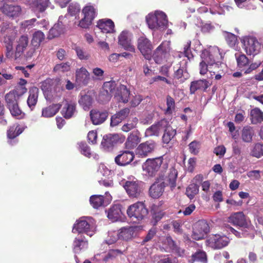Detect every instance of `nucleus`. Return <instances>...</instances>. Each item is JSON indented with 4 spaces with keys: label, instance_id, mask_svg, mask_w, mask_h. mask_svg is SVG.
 <instances>
[{
    "label": "nucleus",
    "instance_id": "obj_1",
    "mask_svg": "<svg viewBox=\"0 0 263 263\" xmlns=\"http://www.w3.org/2000/svg\"><path fill=\"white\" fill-rule=\"evenodd\" d=\"M201 59L204 60L209 63L210 66H215L219 67L221 64L223 59V55L220 49L216 46L210 47L208 50H203L200 55Z\"/></svg>",
    "mask_w": 263,
    "mask_h": 263
},
{
    "label": "nucleus",
    "instance_id": "obj_2",
    "mask_svg": "<svg viewBox=\"0 0 263 263\" xmlns=\"http://www.w3.org/2000/svg\"><path fill=\"white\" fill-rule=\"evenodd\" d=\"M148 27L151 29L166 28L168 25L167 16L162 11H156L154 14H149L146 17Z\"/></svg>",
    "mask_w": 263,
    "mask_h": 263
},
{
    "label": "nucleus",
    "instance_id": "obj_3",
    "mask_svg": "<svg viewBox=\"0 0 263 263\" xmlns=\"http://www.w3.org/2000/svg\"><path fill=\"white\" fill-rule=\"evenodd\" d=\"M126 212L129 218L138 221L144 219L148 214L146 205L143 202L141 201H138L129 205Z\"/></svg>",
    "mask_w": 263,
    "mask_h": 263
},
{
    "label": "nucleus",
    "instance_id": "obj_4",
    "mask_svg": "<svg viewBox=\"0 0 263 263\" xmlns=\"http://www.w3.org/2000/svg\"><path fill=\"white\" fill-rule=\"evenodd\" d=\"M0 11L10 18H16L21 16L23 11L21 6L16 4L13 0H3Z\"/></svg>",
    "mask_w": 263,
    "mask_h": 263
},
{
    "label": "nucleus",
    "instance_id": "obj_5",
    "mask_svg": "<svg viewBox=\"0 0 263 263\" xmlns=\"http://www.w3.org/2000/svg\"><path fill=\"white\" fill-rule=\"evenodd\" d=\"M241 43L244 50L249 55L255 56L260 51L261 44L255 37L245 36L241 40Z\"/></svg>",
    "mask_w": 263,
    "mask_h": 263
},
{
    "label": "nucleus",
    "instance_id": "obj_6",
    "mask_svg": "<svg viewBox=\"0 0 263 263\" xmlns=\"http://www.w3.org/2000/svg\"><path fill=\"white\" fill-rule=\"evenodd\" d=\"M163 161L162 156L147 159L142 165L143 170L149 176H155L159 171Z\"/></svg>",
    "mask_w": 263,
    "mask_h": 263
},
{
    "label": "nucleus",
    "instance_id": "obj_7",
    "mask_svg": "<svg viewBox=\"0 0 263 263\" xmlns=\"http://www.w3.org/2000/svg\"><path fill=\"white\" fill-rule=\"evenodd\" d=\"M84 17L79 22V26L82 28H88L92 23L97 16V10L91 5H87L82 9Z\"/></svg>",
    "mask_w": 263,
    "mask_h": 263
},
{
    "label": "nucleus",
    "instance_id": "obj_8",
    "mask_svg": "<svg viewBox=\"0 0 263 263\" xmlns=\"http://www.w3.org/2000/svg\"><path fill=\"white\" fill-rule=\"evenodd\" d=\"M16 38V32L12 29H8L2 42L3 46L6 49L5 55L8 58L12 59L13 57V45Z\"/></svg>",
    "mask_w": 263,
    "mask_h": 263
},
{
    "label": "nucleus",
    "instance_id": "obj_9",
    "mask_svg": "<svg viewBox=\"0 0 263 263\" xmlns=\"http://www.w3.org/2000/svg\"><path fill=\"white\" fill-rule=\"evenodd\" d=\"M137 48L146 60H150L153 46L151 41L145 36H140L137 40Z\"/></svg>",
    "mask_w": 263,
    "mask_h": 263
},
{
    "label": "nucleus",
    "instance_id": "obj_10",
    "mask_svg": "<svg viewBox=\"0 0 263 263\" xmlns=\"http://www.w3.org/2000/svg\"><path fill=\"white\" fill-rule=\"evenodd\" d=\"M169 56V46L166 41L161 43L155 50L153 55L155 62L158 64L166 62Z\"/></svg>",
    "mask_w": 263,
    "mask_h": 263
},
{
    "label": "nucleus",
    "instance_id": "obj_11",
    "mask_svg": "<svg viewBox=\"0 0 263 263\" xmlns=\"http://www.w3.org/2000/svg\"><path fill=\"white\" fill-rule=\"evenodd\" d=\"M210 231V227L205 220L197 222L193 228L192 238L196 240L202 239Z\"/></svg>",
    "mask_w": 263,
    "mask_h": 263
},
{
    "label": "nucleus",
    "instance_id": "obj_12",
    "mask_svg": "<svg viewBox=\"0 0 263 263\" xmlns=\"http://www.w3.org/2000/svg\"><path fill=\"white\" fill-rule=\"evenodd\" d=\"M90 219L86 220L84 218L78 220L77 222L74 224L72 232L78 233L79 234L85 233L90 237L92 236L93 234V226L90 223Z\"/></svg>",
    "mask_w": 263,
    "mask_h": 263
},
{
    "label": "nucleus",
    "instance_id": "obj_13",
    "mask_svg": "<svg viewBox=\"0 0 263 263\" xmlns=\"http://www.w3.org/2000/svg\"><path fill=\"white\" fill-rule=\"evenodd\" d=\"M206 241L211 248L214 249H220L228 245L230 239L226 235L215 234L210 236Z\"/></svg>",
    "mask_w": 263,
    "mask_h": 263
},
{
    "label": "nucleus",
    "instance_id": "obj_14",
    "mask_svg": "<svg viewBox=\"0 0 263 263\" xmlns=\"http://www.w3.org/2000/svg\"><path fill=\"white\" fill-rule=\"evenodd\" d=\"M29 45V38L27 35H21L16 41L15 50L13 51V57L12 59L17 60L24 53Z\"/></svg>",
    "mask_w": 263,
    "mask_h": 263
},
{
    "label": "nucleus",
    "instance_id": "obj_15",
    "mask_svg": "<svg viewBox=\"0 0 263 263\" xmlns=\"http://www.w3.org/2000/svg\"><path fill=\"white\" fill-rule=\"evenodd\" d=\"M156 143L153 140L146 141L140 143L136 148V154L139 158H145L155 149Z\"/></svg>",
    "mask_w": 263,
    "mask_h": 263
},
{
    "label": "nucleus",
    "instance_id": "obj_16",
    "mask_svg": "<svg viewBox=\"0 0 263 263\" xmlns=\"http://www.w3.org/2000/svg\"><path fill=\"white\" fill-rule=\"evenodd\" d=\"M168 124V121L165 119H162L153 124L147 128L145 132V137H158L165 129Z\"/></svg>",
    "mask_w": 263,
    "mask_h": 263
},
{
    "label": "nucleus",
    "instance_id": "obj_17",
    "mask_svg": "<svg viewBox=\"0 0 263 263\" xmlns=\"http://www.w3.org/2000/svg\"><path fill=\"white\" fill-rule=\"evenodd\" d=\"M45 39V35L41 31H35L32 35L31 40V44L33 47H31L26 52V58H31L35 53L36 48H38L42 42Z\"/></svg>",
    "mask_w": 263,
    "mask_h": 263
},
{
    "label": "nucleus",
    "instance_id": "obj_18",
    "mask_svg": "<svg viewBox=\"0 0 263 263\" xmlns=\"http://www.w3.org/2000/svg\"><path fill=\"white\" fill-rule=\"evenodd\" d=\"M135 158L133 152L122 151L115 158V163L119 166H125L130 164Z\"/></svg>",
    "mask_w": 263,
    "mask_h": 263
},
{
    "label": "nucleus",
    "instance_id": "obj_19",
    "mask_svg": "<svg viewBox=\"0 0 263 263\" xmlns=\"http://www.w3.org/2000/svg\"><path fill=\"white\" fill-rule=\"evenodd\" d=\"M120 139L118 134H108L104 136L101 142V147L104 151L110 152L112 151Z\"/></svg>",
    "mask_w": 263,
    "mask_h": 263
},
{
    "label": "nucleus",
    "instance_id": "obj_20",
    "mask_svg": "<svg viewBox=\"0 0 263 263\" xmlns=\"http://www.w3.org/2000/svg\"><path fill=\"white\" fill-rule=\"evenodd\" d=\"M108 111L106 110L93 109L90 111L91 121L92 124L96 125L104 123L108 118Z\"/></svg>",
    "mask_w": 263,
    "mask_h": 263
},
{
    "label": "nucleus",
    "instance_id": "obj_21",
    "mask_svg": "<svg viewBox=\"0 0 263 263\" xmlns=\"http://www.w3.org/2000/svg\"><path fill=\"white\" fill-rule=\"evenodd\" d=\"M90 80V74L84 67L78 68L76 70V83L80 86H86Z\"/></svg>",
    "mask_w": 263,
    "mask_h": 263
},
{
    "label": "nucleus",
    "instance_id": "obj_22",
    "mask_svg": "<svg viewBox=\"0 0 263 263\" xmlns=\"http://www.w3.org/2000/svg\"><path fill=\"white\" fill-rule=\"evenodd\" d=\"M130 91L126 86L120 84L117 87L115 98L120 102L127 103L130 96Z\"/></svg>",
    "mask_w": 263,
    "mask_h": 263
},
{
    "label": "nucleus",
    "instance_id": "obj_23",
    "mask_svg": "<svg viewBox=\"0 0 263 263\" xmlns=\"http://www.w3.org/2000/svg\"><path fill=\"white\" fill-rule=\"evenodd\" d=\"M76 112V103L72 101H66V102L61 111V115L63 117L66 119H69L72 118Z\"/></svg>",
    "mask_w": 263,
    "mask_h": 263
},
{
    "label": "nucleus",
    "instance_id": "obj_24",
    "mask_svg": "<svg viewBox=\"0 0 263 263\" xmlns=\"http://www.w3.org/2000/svg\"><path fill=\"white\" fill-rule=\"evenodd\" d=\"M124 187L130 197L138 198L140 196L141 189L136 181H127Z\"/></svg>",
    "mask_w": 263,
    "mask_h": 263
},
{
    "label": "nucleus",
    "instance_id": "obj_25",
    "mask_svg": "<svg viewBox=\"0 0 263 263\" xmlns=\"http://www.w3.org/2000/svg\"><path fill=\"white\" fill-rule=\"evenodd\" d=\"M118 43L125 50L130 52H135V51L134 46L131 43L128 32L126 31H123L120 33L118 37Z\"/></svg>",
    "mask_w": 263,
    "mask_h": 263
},
{
    "label": "nucleus",
    "instance_id": "obj_26",
    "mask_svg": "<svg viewBox=\"0 0 263 263\" xmlns=\"http://www.w3.org/2000/svg\"><path fill=\"white\" fill-rule=\"evenodd\" d=\"M211 86V84L206 79H200L192 81L190 87V92L194 94L198 90H202L205 91L206 89Z\"/></svg>",
    "mask_w": 263,
    "mask_h": 263
},
{
    "label": "nucleus",
    "instance_id": "obj_27",
    "mask_svg": "<svg viewBox=\"0 0 263 263\" xmlns=\"http://www.w3.org/2000/svg\"><path fill=\"white\" fill-rule=\"evenodd\" d=\"M129 112V108H124L117 112L111 117L110 126H115L118 125L128 116Z\"/></svg>",
    "mask_w": 263,
    "mask_h": 263
},
{
    "label": "nucleus",
    "instance_id": "obj_28",
    "mask_svg": "<svg viewBox=\"0 0 263 263\" xmlns=\"http://www.w3.org/2000/svg\"><path fill=\"white\" fill-rule=\"evenodd\" d=\"M39 89L35 86L30 88L29 96L27 98V103L28 106L32 111L34 108L38 101Z\"/></svg>",
    "mask_w": 263,
    "mask_h": 263
},
{
    "label": "nucleus",
    "instance_id": "obj_29",
    "mask_svg": "<svg viewBox=\"0 0 263 263\" xmlns=\"http://www.w3.org/2000/svg\"><path fill=\"white\" fill-rule=\"evenodd\" d=\"M137 227H128L122 228L120 230L118 234V238L125 241H128L135 237L136 235Z\"/></svg>",
    "mask_w": 263,
    "mask_h": 263
},
{
    "label": "nucleus",
    "instance_id": "obj_30",
    "mask_svg": "<svg viewBox=\"0 0 263 263\" xmlns=\"http://www.w3.org/2000/svg\"><path fill=\"white\" fill-rule=\"evenodd\" d=\"M229 222L240 228L244 227L247 224L246 216L242 212L232 214L229 217Z\"/></svg>",
    "mask_w": 263,
    "mask_h": 263
},
{
    "label": "nucleus",
    "instance_id": "obj_31",
    "mask_svg": "<svg viewBox=\"0 0 263 263\" xmlns=\"http://www.w3.org/2000/svg\"><path fill=\"white\" fill-rule=\"evenodd\" d=\"M88 247V241L83 234H78L75 238L73 242V250L75 253H79L80 251Z\"/></svg>",
    "mask_w": 263,
    "mask_h": 263
},
{
    "label": "nucleus",
    "instance_id": "obj_32",
    "mask_svg": "<svg viewBox=\"0 0 263 263\" xmlns=\"http://www.w3.org/2000/svg\"><path fill=\"white\" fill-rule=\"evenodd\" d=\"M118 86L115 81L104 82L103 85V91L101 93V95L105 96L106 100H109L112 95H115Z\"/></svg>",
    "mask_w": 263,
    "mask_h": 263
},
{
    "label": "nucleus",
    "instance_id": "obj_33",
    "mask_svg": "<svg viewBox=\"0 0 263 263\" xmlns=\"http://www.w3.org/2000/svg\"><path fill=\"white\" fill-rule=\"evenodd\" d=\"M141 141L140 133L136 130L130 133L125 143V147L127 149L134 148Z\"/></svg>",
    "mask_w": 263,
    "mask_h": 263
},
{
    "label": "nucleus",
    "instance_id": "obj_34",
    "mask_svg": "<svg viewBox=\"0 0 263 263\" xmlns=\"http://www.w3.org/2000/svg\"><path fill=\"white\" fill-rule=\"evenodd\" d=\"M97 27L103 33H110L114 30L115 25L110 19H101L98 21Z\"/></svg>",
    "mask_w": 263,
    "mask_h": 263
},
{
    "label": "nucleus",
    "instance_id": "obj_35",
    "mask_svg": "<svg viewBox=\"0 0 263 263\" xmlns=\"http://www.w3.org/2000/svg\"><path fill=\"white\" fill-rule=\"evenodd\" d=\"M165 186L164 182L154 183L149 190L150 196L154 199L159 198L164 192Z\"/></svg>",
    "mask_w": 263,
    "mask_h": 263
},
{
    "label": "nucleus",
    "instance_id": "obj_36",
    "mask_svg": "<svg viewBox=\"0 0 263 263\" xmlns=\"http://www.w3.org/2000/svg\"><path fill=\"white\" fill-rule=\"evenodd\" d=\"M62 105L59 103L52 104L43 108L42 111V116L45 118H50L56 115L61 109Z\"/></svg>",
    "mask_w": 263,
    "mask_h": 263
},
{
    "label": "nucleus",
    "instance_id": "obj_37",
    "mask_svg": "<svg viewBox=\"0 0 263 263\" xmlns=\"http://www.w3.org/2000/svg\"><path fill=\"white\" fill-rule=\"evenodd\" d=\"M122 215L121 205L120 204L112 205L108 211L107 217L112 221L121 219Z\"/></svg>",
    "mask_w": 263,
    "mask_h": 263
},
{
    "label": "nucleus",
    "instance_id": "obj_38",
    "mask_svg": "<svg viewBox=\"0 0 263 263\" xmlns=\"http://www.w3.org/2000/svg\"><path fill=\"white\" fill-rule=\"evenodd\" d=\"M24 130V128L20 125H13L10 126L7 132V138L10 140L9 141L10 143L13 144L12 140L20 135Z\"/></svg>",
    "mask_w": 263,
    "mask_h": 263
},
{
    "label": "nucleus",
    "instance_id": "obj_39",
    "mask_svg": "<svg viewBox=\"0 0 263 263\" xmlns=\"http://www.w3.org/2000/svg\"><path fill=\"white\" fill-rule=\"evenodd\" d=\"M177 175L178 172L177 170L175 168L172 167L170 170L168 176L165 179L164 184L169 186L171 190H173L176 186Z\"/></svg>",
    "mask_w": 263,
    "mask_h": 263
},
{
    "label": "nucleus",
    "instance_id": "obj_40",
    "mask_svg": "<svg viewBox=\"0 0 263 263\" xmlns=\"http://www.w3.org/2000/svg\"><path fill=\"white\" fill-rule=\"evenodd\" d=\"M163 132H164V134L162 140V142L165 144L169 143L177 134L176 130L173 128L172 127L169 125L168 123Z\"/></svg>",
    "mask_w": 263,
    "mask_h": 263
},
{
    "label": "nucleus",
    "instance_id": "obj_41",
    "mask_svg": "<svg viewBox=\"0 0 263 263\" xmlns=\"http://www.w3.org/2000/svg\"><path fill=\"white\" fill-rule=\"evenodd\" d=\"M64 32V28L62 23L55 24L49 30L48 39L49 40L59 36Z\"/></svg>",
    "mask_w": 263,
    "mask_h": 263
},
{
    "label": "nucleus",
    "instance_id": "obj_42",
    "mask_svg": "<svg viewBox=\"0 0 263 263\" xmlns=\"http://www.w3.org/2000/svg\"><path fill=\"white\" fill-rule=\"evenodd\" d=\"M252 123L256 124L263 122V112L257 107L252 109L250 112Z\"/></svg>",
    "mask_w": 263,
    "mask_h": 263
},
{
    "label": "nucleus",
    "instance_id": "obj_43",
    "mask_svg": "<svg viewBox=\"0 0 263 263\" xmlns=\"http://www.w3.org/2000/svg\"><path fill=\"white\" fill-rule=\"evenodd\" d=\"M207 255L206 253L202 250H199L193 254L189 260V262L194 263L195 262L201 263L207 262Z\"/></svg>",
    "mask_w": 263,
    "mask_h": 263
},
{
    "label": "nucleus",
    "instance_id": "obj_44",
    "mask_svg": "<svg viewBox=\"0 0 263 263\" xmlns=\"http://www.w3.org/2000/svg\"><path fill=\"white\" fill-rule=\"evenodd\" d=\"M254 135V131L253 127L251 126H245L243 127L241 130V138L242 141L245 142H251Z\"/></svg>",
    "mask_w": 263,
    "mask_h": 263
},
{
    "label": "nucleus",
    "instance_id": "obj_45",
    "mask_svg": "<svg viewBox=\"0 0 263 263\" xmlns=\"http://www.w3.org/2000/svg\"><path fill=\"white\" fill-rule=\"evenodd\" d=\"M173 77L174 79L179 80V82L182 83L189 78L190 74L186 68L180 67L177 70L175 71Z\"/></svg>",
    "mask_w": 263,
    "mask_h": 263
},
{
    "label": "nucleus",
    "instance_id": "obj_46",
    "mask_svg": "<svg viewBox=\"0 0 263 263\" xmlns=\"http://www.w3.org/2000/svg\"><path fill=\"white\" fill-rule=\"evenodd\" d=\"M11 116L16 119H23L25 117V113L22 111L18 104L8 107Z\"/></svg>",
    "mask_w": 263,
    "mask_h": 263
},
{
    "label": "nucleus",
    "instance_id": "obj_47",
    "mask_svg": "<svg viewBox=\"0 0 263 263\" xmlns=\"http://www.w3.org/2000/svg\"><path fill=\"white\" fill-rule=\"evenodd\" d=\"M222 35L230 47L234 48L237 44L238 40L237 35L227 31H222Z\"/></svg>",
    "mask_w": 263,
    "mask_h": 263
},
{
    "label": "nucleus",
    "instance_id": "obj_48",
    "mask_svg": "<svg viewBox=\"0 0 263 263\" xmlns=\"http://www.w3.org/2000/svg\"><path fill=\"white\" fill-rule=\"evenodd\" d=\"M78 102L80 106L85 110H88L92 103V98L91 96L87 94L82 95L79 99Z\"/></svg>",
    "mask_w": 263,
    "mask_h": 263
},
{
    "label": "nucleus",
    "instance_id": "obj_49",
    "mask_svg": "<svg viewBox=\"0 0 263 263\" xmlns=\"http://www.w3.org/2000/svg\"><path fill=\"white\" fill-rule=\"evenodd\" d=\"M89 201L92 206L97 209L104 205V197L102 195H92L90 197Z\"/></svg>",
    "mask_w": 263,
    "mask_h": 263
},
{
    "label": "nucleus",
    "instance_id": "obj_50",
    "mask_svg": "<svg viewBox=\"0 0 263 263\" xmlns=\"http://www.w3.org/2000/svg\"><path fill=\"white\" fill-rule=\"evenodd\" d=\"M20 98L13 91L7 93L5 96L7 107L18 104Z\"/></svg>",
    "mask_w": 263,
    "mask_h": 263
},
{
    "label": "nucleus",
    "instance_id": "obj_51",
    "mask_svg": "<svg viewBox=\"0 0 263 263\" xmlns=\"http://www.w3.org/2000/svg\"><path fill=\"white\" fill-rule=\"evenodd\" d=\"M235 55L237 66L239 68H243L249 65V60L245 54L236 53Z\"/></svg>",
    "mask_w": 263,
    "mask_h": 263
},
{
    "label": "nucleus",
    "instance_id": "obj_52",
    "mask_svg": "<svg viewBox=\"0 0 263 263\" xmlns=\"http://www.w3.org/2000/svg\"><path fill=\"white\" fill-rule=\"evenodd\" d=\"M167 107L165 110V115H172L175 109V102L174 99L170 95H167L166 98Z\"/></svg>",
    "mask_w": 263,
    "mask_h": 263
},
{
    "label": "nucleus",
    "instance_id": "obj_53",
    "mask_svg": "<svg viewBox=\"0 0 263 263\" xmlns=\"http://www.w3.org/2000/svg\"><path fill=\"white\" fill-rule=\"evenodd\" d=\"M138 119L137 117L133 118L131 120H129L127 123L124 124L121 129L124 132H128L137 127L138 123Z\"/></svg>",
    "mask_w": 263,
    "mask_h": 263
},
{
    "label": "nucleus",
    "instance_id": "obj_54",
    "mask_svg": "<svg viewBox=\"0 0 263 263\" xmlns=\"http://www.w3.org/2000/svg\"><path fill=\"white\" fill-rule=\"evenodd\" d=\"M199 186L196 183H192L186 188V194L190 199H193L198 193Z\"/></svg>",
    "mask_w": 263,
    "mask_h": 263
},
{
    "label": "nucleus",
    "instance_id": "obj_55",
    "mask_svg": "<svg viewBox=\"0 0 263 263\" xmlns=\"http://www.w3.org/2000/svg\"><path fill=\"white\" fill-rule=\"evenodd\" d=\"M70 63L69 62H63L60 64H56L53 67V71L54 72H67L70 71Z\"/></svg>",
    "mask_w": 263,
    "mask_h": 263
},
{
    "label": "nucleus",
    "instance_id": "obj_56",
    "mask_svg": "<svg viewBox=\"0 0 263 263\" xmlns=\"http://www.w3.org/2000/svg\"><path fill=\"white\" fill-rule=\"evenodd\" d=\"M251 155L253 157L260 158L263 156V144L260 143H256L252 150L251 151Z\"/></svg>",
    "mask_w": 263,
    "mask_h": 263
},
{
    "label": "nucleus",
    "instance_id": "obj_57",
    "mask_svg": "<svg viewBox=\"0 0 263 263\" xmlns=\"http://www.w3.org/2000/svg\"><path fill=\"white\" fill-rule=\"evenodd\" d=\"M201 61L199 64V69H200V74L201 75H204L207 73L208 71H210V73H213L215 74V71H212L211 70H209L208 66H210L209 65V63L206 61H205L204 59H201Z\"/></svg>",
    "mask_w": 263,
    "mask_h": 263
},
{
    "label": "nucleus",
    "instance_id": "obj_58",
    "mask_svg": "<svg viewBox=\"0 0 263 263\" xmlns=\"http://www.w3.org/2000/svg\"><path fill=\"white\" fill-rule=\"evenodd\" d=\"M79 149L81 153L88 158L91 156L90 147L85 142H80L79 144Z\"/></svg>",
    "mask_w": 263,
    "mask_h": 263
},
{
    "label": "nucleus",
    "instance_id": "obj_59",
    "mask_svg": "<svg viewBox=\"0 0 263 263\" xmlns=\"http://www.w3.org/2000/svg\"><path fill=\"white\" fill-rule=\"evenodd\" d=\"M49 4V0H36V7L40 12L44 11Z\"/></svg>",
    "mask_w": 263,
    "mask_h": 263
},
{
    "label": "nucleus",
    "instance_id": "obj_60",
    "mask_svg": "<svg viewBox=\"0 0 263 263\" xmlns=\"http://www.w3.org/2000/svg\"><path fill=\"white\" fill-rule=\"evenodd\" d=\"M190 152L194 155H197L199 152L200 144L196 141H194L191 142L189 145Z\"/></svg>",
    "mask_w": 263,
    "mask_h": 263
},
{
    "label": "nucleus",
    "instance_id": "obj_61",
    "mask_svg": "<svg viewBox=\"0 0 263 263\" xmlns=\"http://www.w3.org/2000/svg\"><path fill=\"white\" fill-rule=\"evenodd\" d=\"M165 242L172 250L177 251L179 250V248L176 242L172 239L171 236H166L165 239Z\"/></svg>",
    "mask_w": 263,
    "mask_h": 263
},
{
    "label": "nucleus",
    "instance_id": "obj_62",
    "mask_svg": "<svg viewBox=\"0 0 263 263\" xmlns=\"http://www.w3.org/2000/svg\"><path fill=\"white\" fill-rule=\"evenodd\" d=\"M166 208V206L165 205L164 201L163 200H160L152 205L151 211H157V210L163 211Z\"/></svg>",
    "mask_w": 263,
    "mask_h": 263
},
{
    "label": "nucleus",
    "instance_id": "obj_63",
    "mask_svg": "<svg viewBox=\"0 0 263 263\" xmlns=\"http://www.w3.org/2000/svg\"><path fill=\"white\" fill-rule=\"evenodd\" d=\"M27 88L25 86H17L15 88L11 91H13L14 93L17 95L20 98L22 95L27 92Z\"/></svg>",
    "mask_w": 263,
    "mask_h": 263
},
{
    "label": "nucleus",
    "instance_id": "obj_64",
    "mask_svg": "<svg viewBox=\"0 0 263 263\" xmlns=\"http://www.w3.org/2000/svg\"><path fill=\"white\" fill-rule=\"evenodd\" d=\"M156 230L155 229H150L148 231V233L147 234L146 236L143 240V241L142 242V244H144L145 242L152 239L153 238V237L155 236V235H156Z\"/></svg>",
    "mask_w": 263,
    "mask_h": 263
}]
</instances>
